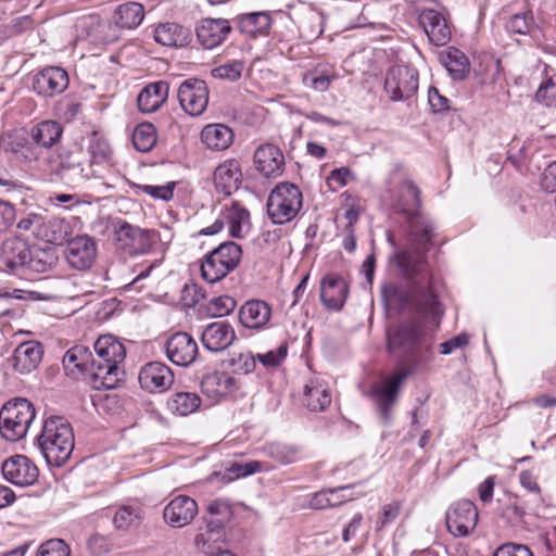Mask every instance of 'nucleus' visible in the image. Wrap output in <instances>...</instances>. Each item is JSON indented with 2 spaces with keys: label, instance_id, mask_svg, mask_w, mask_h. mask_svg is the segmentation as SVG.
Returning <instances> with one entry per match:
<instances>
[{
  "label": "nucleus",
  "instance_id": "423d86ee",
  "mask_svg": "<svg viewBox=\"0 0 556 556\" xmlns=\"http://www.w3.org/2000/svg\"><path fill=\"white\" fill-rule=\"evenodd\" d=\"M34 405L26 399L9 401L0 409V433L9 441L24 438L35 418Z\"/></svg>",
  "mask_w": 556,
  "mask_h": 556
},
{
  "label": "nucleus",
  "instance_id": "09e8293b",
  "mask_svg": "<svg viewBox=\"0 0 556 556\" xmlns=\"http://www.w3.org/2000/svg\"><path fill=\"white\" fill-rule=\"evenodd\" d=\"M90 37L101 43H112L119 38V28L112 21H101L98 17H91Z\"/></svg>",
  "mask_w": 556,
  "mask_h": 556
},
{
  "label": "nucleus",
  "instance_id": "39448f33",
  "mask_svg": "<svg viewBox=\"0 0 556 556\" xmlns=\"http://www.w3.org/2000/svg\"><path fill=\"white\" fill-rule=\"evenodd\" d=\"M48 172L68 185L78 186L90 179H103L102 170L87 168L80 162V152L59 147L45 160Z\"/></svg>",
  "mask_w": 556,
  "mask_h": 556
},
{
  "label": "nucleus",
  "instance_id": "aec40b11",
  "mask_svg": "<svg viewBox=\"0 0 556 556\" xmlns=\"http://www.w3.org/2000/svg\"><path fill=\"white\" fill-rule=\"evenodd\" d=\"M96 243L89 236H77L68 240L65 257L73 268L78 270L90 268L96 260Z\"/></svg>",
  "mask_w": 556,
  "mask_h": 556
},
{
  "label": "nucleus",
  "instance_id": "603ef678",
  "mask_svg": "<svg viewBox=\"0 0 556 556\" xmlns=\"http://www.w3.org/2000/svg\"><path fill=\"white\" fill-rule=\"evenodd\" d=\"M214 252L223 261L228 273L238 267L242 257L241 247L232 241L220 243L214 249Z\"/></svg>",
  "mask_w": 556,
  "mask_h": 556
},
{
  "label": "nucleus",
  "instance_id": "4468645a",
  "mask_svg": "<svg viewBox=\"0 0 556 556\" xmlns=\"http://www.w3.org/2000/svg\"><path fill=\"white\" fill-rule=\"evenodd\" d=\"M140 387L150 393H163L174 383V372L162 362H150L139 371Z\"/></svg>",
  "mask_w": 556,
  "mask_h": 556
},
{
  "label": "nucleus",
  "instance_id": "473e14b6",
  "mask_svg": "<svg viewBox=\"0 0 556 556\" xmlns=\"http://www.w3.org/2000/svg\"><path fill=\"white\" fill-rule=\"evenodd\" d=\"M224 224L227 223L229 233L233 238H241L250 228V213L239 202H232L231 205H225L220 214Z\"/></svg>",
  "mask_w": 556,
  "mask_h": 556
},
{
  "label": "nucleus",
  "instance_id": "f03ea898",
  "mask_svg": "<svg viewBox=\"0 0 556 556\" xmlns=\"http://www.w3.org/2000/svg\"><path fill=\"white\" fill-rule=\"evenodd\" d=\"M394 261L404 278L413 281L414 302L410 308L426 315H441L440 302L431 288L427 261L408 252L395 253Z\"/></svg>",
  "mask_w": 556,
  "mask_h": 556
},
{
  "label": "nucleus",
  "instance_id": "c03bdc74",
  "mask_svg": "<svg viewBox=\"0 0 556 556\" xmlns=\"http://www.w3.org/2000/svg\"><path fill=\"white\" fill-rule=\"evenodd\" d=\"M265 452L268 457L281 465H289L302 458L301 447L296 444L273 442L266 445Z\"/></svg>",
  "mask_w": 556,
  "mask_h": 556
},
{
  "label": "nucleus",
  "instance_id": "13d9d810",
  "mask_svg": "<svg viewBox=\"0 0 556 556\" xmlns=\"http://www.w3.org/2000/svg\"><path fill=\"white\" fill-rule=\"evenodd\" d=\"M237 306V302L229 295H220L212 299L207 304V312L213 317H222L230 314Z\"/></svg>",
  "mask_w": 556,
  "mask_h": 556
},
{
  "label": "nucleus",
  "instance_id": "6e6552de",
  "mask_svg": "<svg viewBox=\"0 0 556 556\" xmlns=\"http://www.w3.org/2000/svg\"><path fill=\"white\" fill-rule=\"evenodd\" d=\"M112 226L117 248L129 255L146 254L155 242L153 230L142 229L122 218L114 219Z\"/></svg>",
  "mask_w": 556,
  "mask_h": 556
},
{
  "label": "nucleus",
  "instance_id": "c85d7f7f",
  "mask_svg": "<svg viewBox=\"0 0 556 556\" xmlns=\"http://www.w3.org/2000/svg\"><path fill=\"white\" fill-rule=\"evenodd\" d=\"M29 258L30 250L24 240L13 237L2 242L0 260L9 269L15 270L18 267L26 266Z\"/></svg>",
  "mask_w": 556,
  "mask_h": 556
},
{
  "label": "nucleus",
  "instance_id": "f257e3e1",
  "mask_svg": "<svg viewBox=\"0 0 556 556\" xmlns=\"http://www.w3.org/2000/svg\"><path fill=\"white\" fill-rule=\"evenodd\" d=\"M387 349L403 368L389 376L382 384L372 387L377 409L384 424L391 421V409L402 383L418 366L429 361L432 338L421 323L406 319L388 327Z\"/></svg>",
  "mask_w": 556,
  "mask_h": 556
},
{
  "label": "nucleus",
  "instance_id": "393cba45",
  "mask_svg": "<svg viewBox=\"0 0 556 556\" xmlns=\"http://www.w3.org/2000/svg\"><path fill=\"white\" fill-rule=\"evenodd\" d=\"M408 218L410 219L409 243L414 251L404 250L403 252L420 256L426 261L424 253L433 236L432 223L420 214Z\"/></svg>",
  "mask_w": 556,
  "mask_h": 556
},
{
  "label": "nucleus",
  "instance_id": "a18cd8bd",
  "mask_svg": "<svg viewBox=\"0 0 556 556\" xmlns=\"http://www.w3.org/2000/svg\"><path fill=\"white\" fill-rule=\"evenodd\" d=\"M200 405L201 399L193 392H177L167 401L168 409L179 416H187L194 413Z\"/></svg>",
  "mask_w": 556,
  "mask_h": 556
},
{
  "label": "nucleus",
  "instance_id": "f704fd0d",
  "mask_svg": "<svg viewBox=\"0 0 556 556\" xmlns=\"http://www.w3.org/2000/svg\"><path fill=\"white\" fill-rule=\"evenodd\" d=\"M63 134L62 125L56 121H42L33 126L29 132L33 144L50 149L58 143Z\"/></svg>",
  "mask_w": 556,
  "mask_h": 556
},
{
  "label": "nucleus",
  "instance_id": "ddd939ff",
  "mask_svg": "<svg viewBox=\"0 0 556 556\" xmlns=\"http://www.w3.org/2000/svg\"><path fill=\"white\" fill-rule=\"evenodd\" d=\"M70 84L68 74L59 66H47L33 76L34 91L43 98H52L66 90Z\"/></svg>",
  "mask_w": 556,
  "mask_h": 556
},
{
  "label": "nucleus",
  "instance_id": "5701e85b",
  "mask_svg": "<svg viewBox=\"0 0 556 556\" xmlns=\"http://www.w3.org/2000/svg\"><path fill=\"white\" fill-rule=\"evenodd\" d=\"M235 339L236 332L233 328L225 320L214 321L207 325L201 337L203 345L212 352H219L227 349Z\"/></svg>",
  "mask_w": 556,
  "mask_h": 556
},
{
  "label": "nucleus",
  "instance_id": "e433bc0d",
  "mask_svg": "<svg viewBox=\"0 0 556 556\" xmlns=\"http://www.w3.org/2000/svg\"><path fill=\"white\" fill-rule=\"evenodd\" d=\"M154 39L165 47H182L189 42L190 33L176 23H164L155 28Z\"/></svg>",
  "mask_w": 556,
  "mask_h": 556
},
{
  "label": "nucleus",
  "instance_id": "338daca9",
  "mask_svg": "<svg viewBox=\"0 0 556 556\" xmlns=\"http://www.w3.org/2000/svg\"><path fill=\"white\" fill-rule=\"evenodd\" d=\"M493 556H533V554L523 544L505 543L495 549Z\"/></svg>",
  "mask_w": 556,
  "mask_h": 556
},
{
  "label": "nucleus",
  "instance_id": "bf43d9fd",
  "mask_svg": "<svg viewBox=\"0 0 556 556\" xmlns=\"http://www.w3.org/2000/svg\"><path fill=\"white\" fill-rule=\"evenodd\" d=\"M139 519L140 516L137 509L130 506H123L115 513L113 522L117 529L127 530L136 526Z\"/></svg>",
  "mask_w": 556,
  "mask_h": 556
},
{
  "label": "nucleus",
  "instance_id": "c756f323",
  "mask_svg": "<svg viewBox=\"0 0 556 556\" xmlns=\"http://www.w3.org/2000/svg\"><path fill=\"white\" fill-rule=\"evenodd\" d=\"M169 85L164 81H155L147 85L137 97L138 109L142 113L157 111L168 97Z\"/></svg>",
  "mask_w": 556,
  "mask_h": 556
},
{
  "label": "nucleus",
  "instance_id": "774afa93",
  "mask_svg": "<svg viewBox=\"0 0 556 556\" xmlns=\"http://www.w3.org/2000/svg\"><path fill=\"white\" fill-rule=\"evenodd\" d=\"M217 540L218 539L213 535L199 533L195 536V546L203 554L214 556L217 554L216 551L218 549L214 544Z\"/></svg>",
  "mask_w": 556,
  "mask_h": 556
},
{
  "label": "nucleus",
  "instance_id": "412c9836",
  "mask_svg": "<svg viewBox=\"0 0 556 556\" xmlns=\"http://www.w3.org/2000/svg\"><path fill=\"white\" fill-rule=\"evenodd\" d=\"M198 510V504L193 498L187 495H178L165 506L163 518L168 526L182 528L194 519Z\"/></svg>",
  "mask_w": 556,
  "mask_h": 556
},
{
  "label": "nucleus",
  "instance_id": "6e6d98bb",
  "mask_svg": "<svg viewBox=\"0 0 556 556\" xmlns=\"http://www.w3.org/2000/svg\"><path fill=\"white\" fill-rule=\"evenodd\" d=\"M245 64L240 60H232L211 70L212 77L228 81H237L241 78Z\"/></svg>",
  "mask_w": 556,
  "mask_h": 556
},
{
  "label": "nucleus",
  "instance_id": "69168bd1",
  "mask_svg": "<svg viewBox=\"0 0 556 556\" xmlns=\"http://www.w3.org/2000/svg\"><path fill=\"white\" fill-rule=\"evenodd\" d=\"M287 351V344H281L277 350L257 354L255 359L257 358L265 367H276L285 359Z\"/></svg>",
  "mask_w": 556,
  "mask_h": 556
},
{
  "label": "nucleus",
  "instance_id": "2f4dec72",
  "mask_svg": "<svg viewBox=\"0 0 556 556\" xmlns=\"http://www.w3.org/2000/svg\"><path fill=\"white\" fill-rule=\"evenodd\" d=\"M269 305L261 300L248 301L239 311V320L245 328L260 329L270 318Z\"/></svg>",
  "mask_w": 556,
  "mask_h": 556
},
{
  "label": "nucleus",
  "instance_id": "b1692460",
  "mask_svg": "<svg viewBox=\"0 0 556 556\" xmlns=\"http://www.w3.org/2000/svg\"><path fill=\"white\" fill-rule=\"evenodd\" d=\"M93 361L92 352L84 345H75L70 349L64 357L63 365L65 369L72 370L77 368L93 388V374L98 371V367Z\"/></svg>",
  "mask_w": 556,
  "mask_h": 556
},
{
  "label": "nucleus",
  "instance_id": "79ce46f5",
  "mask_svg": "<svg viewBox=\"0 0 556 556\" xmlns=\"http://www.w3.org/2000/svg\"><path fill=\"white\" fill-rule=\"evenodd\" d=\"M88 153L90 154V161L86 167L102 170L104 179L111 157V149L108 142L93 134L89 140Z\"/></svg>",
  "mask_w": 556,
  "mask_h": 556
},
{
  "label": "nucleus",
  "instance_id": "3c124183",
  "mask_svg": "<svg viewBox=\"0 0 556 556\" xmlns=\"http://www.w3.org/2000/svg\"><path fill=\"white\" fill-rule=\"evenodd\" d=\"M56 260L58 258L52 249L30 250V258L27 260L26 266L33 271L46 273L55 266Z\"/></svg>",
  "mask_w": 556,
  "mask_h": 556
},
{
  "label": "nucleus",
  "instance_id": "052dcab7",
  "mask_svg": "<svg viewBox=\"0 0 556 556\" xmlns=\"http://www.w3.org/2000/svg\"><path fill=\"white\" fill-rule=\"evenodd\" d=\"M36 556H71V548L63 540L52 539L39 546Z\"/></svg>",
  "mask_w": 556,
  "mask_h": 556
},
{
  "label": "nucleus",
  "instance_id": "4c0bfd02",
  "mask_svg": "<svg viewBox=\"0 0 556 556\" xmlns=\"http://www.w3.org/2000/svg\"><path fill=\"white\" fill-rule=\"evenodd\" d=\"M201 140L208 149L220 151L232 143L233 134L224 124H210L202 129Z\"/></svg>",
  "mask_w": 556,
  "mask_h": 556
},
{
  "label": "nucleus",
  "instance_id": "7ed1b4c3",
  "mask_svg": "<svg viewBox=\"0 0 556 556\" xmlns=\"http://www.w3.org/2000/svg\"><path fill=\"white\" fill-rule=\"evenodd\" d=\"M37 441L47 463L60 467L68 460L73 453V428L64 417L51 416L43 422Z\"/></svg>",
  "mask_w": 556,
  "mask_h": 556
},
{
  "label": "nucleus",
  "instance_id": "1a4fd4ad",
  "mask_svg": "<svg viewBox=\"0 0 556 556\" xmlns=\"http://www.w3.org/2000/svg\"><path fill=\"white\" fill-rule=\"evenodd\" d=\"M384 90L392 101L413 97L418 90V72L407 65L392 66L386 76Z\"/></svg>",
  "mask_w": 556,
  "mask_h": 556
},
{
  "label": "nucleus",
  "instance_id": "bb28decb",
  "mask_svg": "<svg viewBox=\"0 0 556 556\" xmlns=\"http://www.w3.org/2000/svg\"><path fill=\"white\" fill-rule=\"evenodd\" d=\"M233 22L241 34L251 38L268 35L273 24L271 16L266 11L240 14Z\"/></svg>",
  "mask_w": 556,
  "mask_h": 556
},
{
  "label": "nucleus",
  "instance_id": "cd10ccee",
  "mask_svg": "<svg viewBox=\"0 0 556 556\" xmlns=\"http://www.w3.org/2000/svg\"><path fill=\"white\" fill-rule=\"evenodd\" d=\"M407 281V287L396 282H386L381 286V298L387 307L397 311L410 308L414 302L413 281Z\"/></svg>",
  "mask_w": 556,
  "mask_h": 556
},
{
  "label": "nucleus",
  "instance_id": "c9c22d12",
  "mask_svg": "<svg viewBox=\"0 0 556 556\" xmlns=\"http://www.w3.org/2000/svg\"><path fill=\"white\" fill-rule=\"evenodd\" d=\"M304 404L312 412H321L331 403L328 384L319 379L311 380L304 389Z\"/></svg>",
  "mask_w": 556,
  "mask_h": 556
},
{
  "label": "nucleus",
  "instance_id": "6ab92c4d",
  "mask_svg": "<svg viewBox=\"0 0 556 556\" xmlns=\"http://www.w3.org/2000/svg\"><path fill=\"white\" fill-rule=\"evenodd\" d=\"M418 22L434 46L443 47L450 42L452 38L451 28L444 15L439 11L424 9L419 14Z\"/></svg>",
  "mask_w": 556,
  "mask_h": 556
},
{
  "label": "nucleus",
  "instance_id": "864d4df0",
  "mask_svg": "<svg viewBox=\"0 0 556 556\" xmlns=\"http://www.w3.org/2000/svg\"><path fill=\"white\" fill-rule=\"evenodd\" d=\"M351 489V485H342L334 489H326L316 492L311 501L309 507L314 509H326L329 507H336L344 503V500H332L334 495L340 492H345Z\"/></svg>",
  "mask_w": 556,
  "mask_h": 556
},
{
  "label": "nucleus",
  "instance_id": "37998d69",
  "mask_svg": "<svg viewBox=\"0 0 556 556\" xmlns=\"http://www.w3.org/2000/svg\"><path fill=\"white\" fill-rule=\"evenodd\" d=\"M421 205L420 191L410 180H404L400 187L399 207L407 217L418 215Z\"/></svg>",
  "mask_w": 556,
  "mask_h": 556
},
{
  "label": "nucleus",
  "instance_id": "a211bd4d",
  "mask_svg": "<svg viewBox=\"0 0 556 556\" xmlns=\"http://www.w3.org/2000/svg\"><path fill=\"white\" fill-rule=\"evenodd\" d=\"M3 477L20 486L31 485L38 478L37 466L24 455H15L2 464Z\"/></svg>",
  "mask_w": 556,
  "mask_h": 556
},
{
  "label": "nucleus",
  "instance_id": "0e129e2a",
  "mask_svg": "<svg viewBox=\"0 0 556 556\" xmlns=\"http://www.w3.org/2000/svg\"><path fill=\"white\" fill-rule=\"evenodd\" d=\"M136 188L151 195L154 199L168 201L173 198L175 182H168L164 186L138 185Z\"/></svg>",
  "mask_w": 556,
  "mask_h": 556
},
{
  "label": "nucleus",
  "instance_id": "4be33fe9",
  "mask_svg": "<svg viewBox=\"0 0 556 556\" xmlns=\"http://www.w3.org/2000/svg\"><path fill=\"white\" fill-rule=\"evenodd\" d=\"M255 169L266 178H276L283 173L285 156L281 150L271 144L260 146L253 155Z\"/></svg>",
  "mask_w": 556,
  "mask_h": 556
},
{
  "label": "nucleus",
  "instance_id": "5fc2aeb1",
  "mask_svg": "<svg viewBox=\"0 0 556 556\" xmlns=\"http://www.w3.org/2000/svg\"><path fill=\"white\" fill-rule=\"evenodd\" d=\"M536 27L532 12L517 13L506 24L508 31L519 35H531Z\"/></svg>",
  "mask_w": 556,
  "mask_h": 556
},
{
  "label": "nucleus",
  "instance_id": "680f3d73",
  "mask_svg": "<svg viewBox=\"0 0 556 556\" xmlns=\"http://www.w3.org/2000/svg\"><path fill=\"white\" fill-rule=\"evenodd\" d=\"M535 99L545 106H556V74L540 86Z\"/></svg>",
  "mask_w": 556,
  "mask_h": 556
},
{
  "label": "nucleus",
  "instance_id": "a19ab883",
  "mask_svg": "<svg viewBox=\"0 0 556 556\" xmlns=\"http://www.w3.org/2000/svg\"><path fill=\"white\" fill-rule=\"evenodd\" d=\"M338 77L339 75L332 66L318 65L303 75L302 83L306 88L313 89L317 92H325L329 89L331 83Z\"/></svg>",
  "mask_w": 556,
  "mask_h": 556
},
{
  "label": "nucleus",
  "instance_id": "49530a36",
  "mask_svg": "<svg viewBox=\"0 0 556 556\" xmlns=\"http://www.w3.org/2000/svg\"><path fill=\"white\" fill-rule=\"evenodd\" d=\"M442 63L454 79H464L469 72L467 56L458 49H450Z\"/></svg>",
  "mask_w": 556,
  "mask_h": 556
},
{
  "label": "nucleus",
  "instance_id": "f3484780",
  "mask_svg": "<svg viewBox=\"0 0 556 556\" xmlns=\"http://www.w3.org/2000/svg\"><path fill=\"white\" fill-rule=\"evenodd\" d=\"M43 355L42 346L36 341L21 343L7 359V365L20 375H27L40 364Z\"/></svg>",
  "mask_w": 556,
  "mask_h": 556
},
{
  "label": "nucleus",
  "instance_id": "f8f14e48",
  "mask_svg": "<svg viewBox=\"0 0 556 556\" xmlns=\"http://www.w3.org/2000/svg\"><path fill=\"white\" fill-rule=\"evenodd\" d=\"M478 510L470 501L455 503L446 513V526L454 536H467L477 526Z\"/></svg>",
  "mask_w": 556,
  "mask_h": 556
},
{
  "label": "nucleus",
  "instance_id": "2eb2a0df",
  "mask_svg": "<svg viewBox=\"0 0 556 556\" xmlns=\"http://www.w3.org/2000/svg\"><path fill=\"white\" fill-rule=\"evenodd\" d=\"M167 358L181 367L190 366L198 356V344L187 332L172 334L165 343Z\"/></svg>",
  "mask_w": 556,
  "mask_h": 556
},
{
  "label": "nucleus",
  "instance_id": "a878e982",
  "mask_svg": "<svg viewBox=\"0 0 556 556\" xmlns=\"http://www.w3.org/2000/svg\"><path fill=\"white\" fill-rule=\"evenodd\" d=\"M242 181L240 164L236 160H227L214 172V184L217 191L230 195L238 190Z\"/></svg>",
  "mask_w": 556,
  "mask_h": 556
},
{
  "label": "nucleus",
  "instance_id": "e2e57ef3",
  "mask_svg": "<svg viewBox=\"0 0 556 556\" xmlns=\"http://www.w3.org/2000/svg\"><path fill=\"white\" fill-rule=\"evenodd\" d=\"M262 468V463L260 462H249L245 464L232 463L229 467H227V476L229 480L242 478L250 476L260 471Z\"/></svg>",
  "mask_w": 556,
  "mask_h": 556
},
{
  "label": "nucleus",
  "instance_id": "de8ad7c7",
  "mask_svg": "<svg viewBox=\"0 0 556 556\" xmlns=\"http://www.w3.org/2000/svg\"><path fill=\"white\" fill-rule=\"evenodd\" d=\"M228 274L223 261L216 256L214 250L204 256L201 264V275L204 280L214 283L225 278Z\"/></svg>",
  "mask_w": 556,
  "mask_h": 556
},
{
  "label": "nucleus",
  "instance_id": "9b49d317",
  "mask_svg": "<svg viewBox=\"0 0 556 556\" xmlns=\"http://www.w3.org/2000/svg\"><path fill=\"white\" fill-rule=\"evenodd\" d=\"M232 33V26L226 18H201L195 26V36L199 45L207 50L215 49L224 43Z\"/></svg>",
  "mask_w": 556,
  "mask_h": 556
},
{
  "label": "nucleus",
  "instance_id": "8fccbe9b",
  "mask_svg": "<svg viewBox=\"0 0 556 556\" xmlns=\"http://www.w3.org/2000/svg\"><path fill=\"white\" fill-rule=\"evenodd\" d=\"M132 143L138 151H150L156 143L155 127L150 123L138 125L132 132Z\"/></svg>",
  "mask_w": 556,
  "mask_h": 556
},
{
  "label": "nucleus",
  "instance_id": "0eeeda50",
  "mask_svg": "<svg viewBox=\"0 0 556 556\" xmlns=\"http://www.w3.org/2000/svg\"><path fill=\"white\" fill-rule=\"evenodd\" d=\"M302 192L291 182H280L267 200V214L274 224L282 225L292 220L302 207Z\"/></svg>",
  "mask_w": 556,
  "mask_h": 556
},
{
  "label": "nucleus",
  "instance_id": "9d476101",
  "mask_svg": "<svg viewBox=\"0 0 556 556\" xmlns=\"http://www.w3.org/2000/svg\"><path fill=\"white\" fill-rule=\"evenodd\" d=\"M177 98L181 109L191 116L201 115L208 104V88L204 80L188 78L178 90Z\"/></svg>",
  "mask_w": 556,
  "mask_h": 556
},
{
  "label": "nucleus",
  "instance_id": "4d7b16f0",
  "mask_svg": "<svg viewBox=\"0 0 556 556\" xmlns=\"http://www.w3.org/2000/svg\"><path fill=\"white\" fill-rule=\"evenodd\" d=\"M233 372L247 375L255 369V356L251 352L232 353L227 361Z\"/></svg>",
  "mask_w": 556,
  "mask_h": 556
},
{
  "label": "nucleus",
  "instance_id": "72a5a7b5",
  "mask_svg": "<svg viewBox=\"0 0 556 556\" xmlns=\"http://www.w3.org/2000/svg\"><path fill=\"white\" fill-rule=\"evenodd\" d=\"M201 390L211 399H220L236 390V379L224 371L208 374L201 381Z\"/></svg>",
  "mask_w": 556,
  "mask_h": 556
},
{
  "label": "nucleus",
  "instance_id": "20e7f679",
  "mask_svg": "<svg viewBox=\"0 0 556 556\" xmlns=\"http://www.w3.org/2000/svg\"><path fill=\"white\" fill-rule=\"evenodd\" d=\"M93 361L98 371L93 374V389H113L119 381L122 370L118 365L126 357V349L115 337L101 336L94 342Z\"/></svg>",
  "mask_w": 556,
  "mask_h": 556
},
{
  "label": "nucleus",
  "instance_id": "58836bf2",
  "mask_svg": "<svg viewBox=\"0 0 556 556\" xmlns=\"http://www.w3.org/2000/svg\"><path fill=\"white\" fill-rule=\"evenodd\" d=\"M71 232L70 223L63 218L52 217L47 222L42 219L41 229H38L36 233L45 241L59 245L65 241L68 242Z\"/></svg>",
  "mask_w": 556,
  "mask_h": 556
},
{
  "label": "nucleus",
  "instance_id": "7c9ffc66",
  "mask_svg": "<svg viewBox=\"0 0 556 556\" xmlns=\"http://www.w3.org/2000/svg\"><path fill=\"white\" fill-rule=\"evenodd\" d=\"M348 286L345 280L337 275H328L321 281L320 299L325 306L340 309L345 302Z\"/></svg>",
  "mask_w": 556,
  "mask_h": 556
},
{
  "label": "nucleus",
  "instance_id": "ea45409f",
  "mask_svg": "<svg viewBox=\"0 0 556 556\" xmlns=\"http://www.w3.org/2000/svg\"><path fill=\"white\" fill-rule=\"evenodd\" d=\"M144 17L143 7L138 2L118 5L113 14V22L119 29H132L139 26Z\"/></svg>",
  "mask_w": 556,
  "mask_h": 556
},
{
  "label": "nucleus",
  "instance_id": "dca6fc26",
  "mask_svg": "<svg viewBox=\"0 0 556 556\" xmlns=\"http://www.w3.org/2000/svg\"><path fill=\"white\" fill-rule=\"evenodd\" d=\"M0 148L5 153H11L23 162L31 163L39 159L37 148L23 129H12L2 132L0 136Z\"/></svg>",
  "mask_w": 556,
  "mask_h": 556
}]
</instances>
